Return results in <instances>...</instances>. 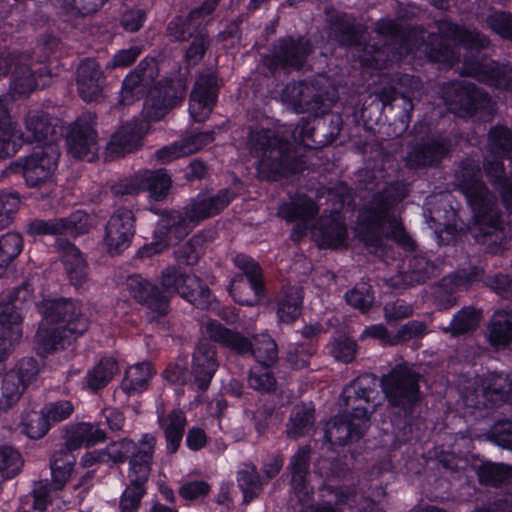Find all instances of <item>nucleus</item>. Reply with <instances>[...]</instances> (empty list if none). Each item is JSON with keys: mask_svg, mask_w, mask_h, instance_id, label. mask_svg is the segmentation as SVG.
<instances>
[{"mask_svg": "<svg viewBox=\"0 0 512 512\" xmlns=\"http://www.w3.org/2000/svg\"><path fill=\"white\" fill-rule=\"evenodd\" d=\"M56 249L70 282L76 287L82 286L87 281L88 265L80 250L64 239L57 240Z\"/></svg>", "mask_w": 512, "mask_h": 512, "instance_id": "obj_32", "label": "nucleus"}, {"mask_svg": "<svg viewBox=\"0 0 512 512\" xmlns=\"http://www.w3.org/2000/svg\"><path fill=\"white\" fill-rule=\"evenodd\" d=\"M456 181L474 212L473 238L484 247L486 254L503 255L510 249L512 234L502 219L495 195L481 181L480 168L472 160L463 162L456 173Z\"/></svg>", "mask_w": 512, "mask_h": 512, "instance_id": "obj_1", "label": "nucleus"}, {"mask_svg": "<svg viewBox=\"0 0 512 512\" xmlns=\"http://www.w3.org/2000/svg\"><path fill=\"white\" fill-rule=\"evenodd\" d=\"M238 482L245 502H250L262 491V483L255 466H245L238 474Z\"/></svg>", "mask_w": 512, "mask_h": 512, "instance_id": "obj_56", "label": "nucleus"}, {"mask_svg": "<svg viewBox=\"0 0 512 512\" xmlns=\"http://www.w3.org/2000/svg\"><path fill=\"white\" fill-rule=\"evenodd\" d=\"M420 374L406 363L396 365L381 377L380 384L389 404L409 411L420 399Z\"/></svg>", "mask_w": 512, "mask_h": 512, "instance_id": "obj_9", "label": "nucleus"}, {"mask_svg": "<svg viewBox=\"0 0 512 512\" xmlns=\"http://www.w3.org/2000/svg\"><path fill=\"white\" fill-rule=\"evenodd\" d=\"M461 74L471 76L490 86L512 89V65H500L489 59L464 56Z\"/></svg>", "mask_w": 512, "mask_h": 512, "instance_id": "obj_18", "label": "nucleus"}, {"mask_svg": "<svg viewBox=\"0 0 512 512\" xmlns=\"http://www.w3.org/2000/svg\"><path fill=\"white\" fill-rule=\"evenodd\" d=\"M127 287L131 295L140 303L157 313L165 315L169 310V298L158 288L140 275H133L127 279Z\"/></svg>", "mask_w": 512, "mask_h": 512, "instance_id": "obj_28", "label": "nucleus"}, {"mask_svg": "<svg viewBox=\"0 0 512 512\" xmlns=\"http://www.w3.org/2000/svg\"><path fill=\"white\" fill-rule=\"evenodd\" d=\"M141 190H146L155 200L164 198L171 186V179L164 169L141 171L138 173Z\"/></svg>", "mask_w": 512, "mask_h": 512, "instance_id": "obj_45", "label": "nucleus"}, {"mask_svg": "<svg viewBox=\"0 0 512 512\" xmlns=\"http://www.w3.org/2000/svg\"><path fill=\"white\" fill-rule=\"evenodd\" d=\"M157 76V63L153 59L142 60L125 77L120 92V103L130 105L134 101L143 98L148 92L150 93L154 88Z\"/></svg>", "mask_w": 512, "mask_h": 512, "instance_id": "obj_21", "label": "nucleus"}, {"mask_svg": "<svg viewBox=\"0 0 512 512\" xmlns=\"http://www.w3.org/2000/svg\"><path fill=\"white\" fill-rule=\"evenodd\" d=\"M159 283L167 297L179 294L192 305L206 309L210 304V290L195 274L185 273L176 266L165 268L160 275Z\"/></svg>", "mask_w": 512, "mask_h": 512, "instance_id": "obj_11", "label": "nucleus"}, {"mask_svg": "<svg viewBox=\"0 0 512 512\" xmlns=\"http://www.w3.org/2000/svg\"><path fill=\"white\" fill-rule=\"evenodd\" d=\"M206 333L210 339L238 354H252L256 361L263 366L269 367L278 359L277 344L266 334L255 336L251 342L240 333L224 327L217 321H209L206 324Z\"/></svg>", "mask_w": 512, "mask_h": 512, "instance_id": "obj_7", "label": "nucleus"}, {"mask_svg": "<svg viewBox=\"0 0 512 512\" xmlns=\"http://www.w3.org/2000/svg\"><path fill=\"white\" fill-rule=\"evenodd\" d=\"M488 341L494 347L512 343V311L500 310L494 313L488 329Z\"/></svg>", "mask_w": 512, "mask_h": 512, "instance_id": "obj_44", "label": "nucleus"}, {"mask_svg": "<svg viewBox=\"0 0 512 512\" xmlns=\"http://www.w3.org/2000/svg\"><path fill=\"white\" fill-rule=\"evenodd\" d=\"M135 234V218L129 209H118L108 220L103 243L110 255L126 250Z\"/></svg>", "mask_w": 512, "mask_h": 512, "instance_id": "obj_19", "label": "nucleus"}, {"mask_svg": "<svg viewBox=\"0 0 512 512\" xmlns=\"http://www.w3.org/2000/svg\"><path fill=\"white\" fill-rule=\"evenodd\" d=\"M72 452V449L63 444L52 455L50 468L53 485L56 490H62L70 478L75 463V457Z\"/></svg>", "mask_w": 512, "mask_h": 512, "instance_id": "obj_41", "label": "nucleus"}, {"mask_svg": "<svg viewBox=\"0 0 512 512\" xmlns=\"http://www.w3.org/2000/svg\"><path fill=\"white\" fill-rule=\"evenodd\" d=\"M38 373L36 361L23 359L17 368L5 374L2 380L0 412H7L21 399L24 391Z\"/></svg>", "mask_w": 512, "mask_h": 512, "instance_id": "obj_17", "label": "nucleus"}, {"mask_svg": "<svg viewBox=\"0 0 512 512\" xmlns=\"http://www.w3.org/2000/svg\"><path fill=\"white\" fill-rule=\"evenodd\" d=\"M217 368L218 361L215 346L207 340L200 341L192 357L191 376L193 385L197 389L205 391L209 387Z\"/></svg>", "mask_w": 512, "mask_h": 512, "instance_id": "obj_25", "label": "nucleus"}, {"mask_svg": "<svg viewBox=\"0 0 512 512\" xmlns=\"http://www.w3.org/2000/svg\"><path fill=\"white\" fill-rule=\"evenodd\" d=\"M43 314L45 322L36 334L38 353L42 356L64 349L89 328V321L77 301H46Z\"/></svg>", "mask_w": 512, "mask_h": 512, "instance_id": "obj_3", "label": "nucleus"}, {"mask_svg": "<svg viewBox=\"0 0 512 512\" xmlns=\"http://www.w3.org/2000/svg\"><path fill=\"white\" fill-rule=\"evenodd\" d=\"M449 152L448 141L441 136H427L409 148L405 161L410 168L434 166Z\"/></svg>", "mask_w": 512, "mask_h": 512, "instance_id": "obj_24", "label": "nucleus"}, {"mask_svg": "<svg viewBox=\"0 0 512 512\" xmlns=\"http://www.w3.org/2000/svg\"><path fill=\"white\" fill-rule=\"evenodd\" d=\"M144 494L145 486L130 483L120 497V511L137 512Z\"/></svg>", "mask_w": 512, "mask_h": 512, "instance_id": "obj_63", "label": "nucleus"}, {"mask_svg": "<svg viewBox=\"0 0 512 512\" xmlns=\"http://www.w3.org/2000/svg\"><path fill=\"white\" fill-rule=\"evenodd\" d=\"M441 97L450 111L466 115H473L478 110L487 109L491 105L488 94L469 81L443 84Z\"/></svg>", "mask_w": 512, "mask_h": 512, "instance_id": "obj_14", "label": "nucleus"}, {"mask_svg": "<svg viewBox=\"0 0 512 512\" xmlns=\"http://www.w3.org/2000/svg\"><path fill=\"white\" fill-rule=\"evenodd\" d=\"M171 110L159 91L152 89L145 101L143 113L147 120L158 121Z\"/></svg>", "mask_w": 512, "mask_h": 512, "instance_id": "obj_59", "label": "nucleus"}, {"mask_svg": "<svg viewBox=\"0 0 512 512\" xmlns=\"http://www.w3.org/2000/svg\"><path fill=\"white\" fill-rule=\"evenodd\" d=\"M233 198L234 194L228 189H222L215 195L199 194L182 211L164 214L160 225L176 238H184L200 222L223 211Z\"/></svg>", "mask_w": 512, "mask_h": 512, "instance_id": "obj_5", "label": "nucleus"}, {"mask_svg": "<svg viewBox=\"0 0 512 512\" xmlns=\"http://www.w3.org/2000/svg\"><path fill=\"white\" fill-rule=\"evenodd\" d=\"M151 375L152 370L149 363H140L131 366L126 371L122 382V389L127 394L141 392L147 387Z\"/></svg>", "mask_w": 512, "mask_h": 512, "instance_id": "obj_50", "label": "nucleus"}, {"mask_svg": "<svg viewBox=\"0 0 512 512\" xmlns=\"http://www.w3.org/2000/svg\"><path fill=\"white\" fill-rule=\"evenodd\" d=\"M76 86L79 97L87 102H99L104 98L106 77L98 61L85 58L76 69Z\"/></svg>", "mask_w": 512, "mask_h": 512, "instance_id": "obj_23", "label": "nucleus"}, {"mask_svg": "<svg viewBox=\"0 0 512 512\" xmlns=\"http://www.w3.org/2000/svg\"><path fill=\"white\" fill-rule=\"evenodd\" d=\"M156 438L145 434L132 452L129 462L128 478L130 483L145 486L151 471Z\"/></svg>", "mask_w": 512, "mask_h": 512, "instance_id": "obj_29", "label": "nucleus"}, {"mask_svg": "<svg viewBox=\"0 0 512 512\" xmlns=\"http://www.w3.org/2000/svg\"><path fill=\"white\" fill-rule=\"evenodd\" d=\"M249 386L260 392H272L276 387V379L266 366L251 369L248 377Z\"/></svg>", "mask_w": 512, "mask_h": 512, "instance_id": "obj_61", "label": "nucleus"}, {"mask_svg": "<svg viewBox=\"0 0 512 512\" xmlns=\"http://www.w3.org/2000/svg\"><path fill=\"white\" fill-rule=\"evenodd\" d=\"M488 153L484 158V170L488 178L501 180L505 168L501 161L503 157H511L512 132L505 126H495L488 134Z\"/></svg>", "mask_w": 512, "mask_h": 512, "instance_id": "obj_22", "label": "nucleus"}, {"mask_svg": "<svg viewBox=\"0 0 512 512\" xmlns=\"http://www.w3.org/2000/svg\"><path fill=\"white\" fill-rule=\"evenodd\" d=\"M378 34L385 37L391 36L393 42L384 47L375 49L373 46L365 48L364 55H358L364 65L382 69L389 66L390 62L398 61L404 54L412 51L407 40L400 36V26L393 20H381L376 24Z\"/></svg>", "mask_w": 512, "mask_h": 512, "instance_id": "obj_12", "label": "nucleus"}, {"mask_svg": "<svg viewBox=\"0 0 512 512\" xmlns=\"http://www.w3.org/2000/svg\"><path fill=\"white\" fill-rule=\"evenodd\" d=\"M60 150L56 143L35 147L24 157V180L29 187H39L49 182L57 169Z\"/></svg>", "mask_w": 512, "mask_h": 512, "instance_id": "obj_16", "label": "nucleus"}, {"mask_svg": "<svg viewBox=\"0 0 512 512\" xmlns=\"http://www.w3.org/2000/svg\"><path fill=\"white\" fill-rule=\"evenodd\" d=\"M478 476L482 484L500 486L512 479V468L503 464L486 463L479 468Z\"/></svg>", "mask_w": 512, "mask_h": 512, "instance_id": "obj_52", "label": "nucleus"}, {"mask_svg": "<svg viewBox=\"0 0 512 512\" xmlns=\"http://www.w3.org/2000/svg\"><path fill=\"white\" fill-rule=\"evenodd\" d=\"M64 439V444L74 451L83 445L90 447L105 441L106 433L98 425L81 422L68 426L64 432Z\"/></svg>", "mask_w": 512, "mask_h": 512, "instance_id": "obj_36", "label": "nucleus"}, {"mask_svg": "<svg viewBox=\"0 0 512 512\" xmlns=\"http://www.w3.org/2000/svg\"><path fill=\"white\" fill-rule=\"evenodd\" d=\"M22 249L23 238L19 233L7 232L0 237V277Z\"/></svg>", "mask_w": 512, "mask_h": 512, "instance_id": "obj_51", "label": "nucleus"}, {"mask_svg": "<svg viewBox=\"0 0 512 512\" xmlns=\"http://www.w3.org/2000/svg\"><path fill=\"white\" fill-rule=\"evenodd\" d=\"M17 132V123L10 115L8 97L0 96V159L12 157L18 152V145L14 141Z\"/></svg>", "mask_w": 512, "mask_h": 512, "instance_id": "obj_37", "label": "nucleus"}, {"mask_svg": "<svg viewBox=\"0 0 512 512\" xmlns=\"http://www.w3.org/2000/svg\"><path fill=\"white\" fill-rule=\"evenodd\" d=\"M96 126L97 115L90 111L83 112L70 124L66 141L71 156L87 161L96 158L99 151Z\"/></svg>", "mask_w": 512, "mask_h": 512, "instance_id": "obj_13", "label": "nucleus"}, {"mask_svg": "<svg viewBox=\"0 0 512 512\" xmlns=\"http://www.w3.org/2000/svg\"><path fill=\"white\" fill-rule=\"evenodd\" d=\"M314 425V409L305 404L297 405L291 413L289 423L287 424L286 434L288 438L297 440L309 435L314 429Z\"/></svg>", "mask_w": 512, "mask_h": 512, "instance_id": "obj_43", "label": "nucleus"}, {"mask_svg": "<svg viewBox=\"0 0 512 512\" xmlns=\"http://www.w3.org/2000/svg\"><path fill=\"white\" fill-rule=\"evenodd\" d=\"M367 430L345 414L333 417L326 425L325 438L333 445H346L358 440Z\"/></svg>", "mask_w": 512, "mask_h": 512, "instance_id": "obj_34", "label": "nucleus"}, {"mask_svg": "<svg viewBox=\"0 0 512 512\" xmlns=\"http://www.w3.org/2000/svg\"><path fill=\"white\" fill-rule=\"evenodd\" d=\"M230 293L235 301L242 305H254L259 302L262 291L256 293L242 276L235 277L230 284Z\"/></svg>", "mask_w": 512, "mask_h": 512, "instance_id": "obj_60", "label": "nucleus"}, {"mask_svg": "<svg viewBox=\"0 0 512 512\" xmlns=\"http://www.w3.org/2000/svg\"><path fill=\"white\" fill-rule=\"evenodd\" d=\"M15 68L9 87L8 104L11 100L31 94L37 87L36 73L16 56Z\"/></svg>", "mask_w": 512, "mask_h": 512, "instance_id": "obj_38", "label": "nucleus"}, {"mask_svg": "<svg viewBox=\"0 0 512 512\" xmlns=\"http://www.w3.org/2000/svg\"><path fill=\"white\" fill-rule=\"evenodd\" d=\"M248 147L258 158V172L266 180L273 181L302 168L291 143L271 130L251 131Z\"/></svg>", "mask_w": 512, "mask_h": 512, "instance_id": "obj_4", "label": "nucleus"}, {"mask_svg": "<svg viewBox=\"0 0 512 512\" xmlns=\"http://www.w3.org/2000/svg\"><path fill=\"white\" fill-rule=\"evenodd\" d=\"M118 372L117 362L112 358H103L88 372L86 385L92 391L104 388Z\"/></svg>", "mask_w": 512, "mask_h": 512, "instance_id": "obj_49", "label": "nucleus"}, {"mask_svg": "<svg viewBox=\"0 0 512 512\" xmlns=\"http://www.w3.org/2000/svg\"><path fill=\"white\" fill-rule=\"evenodd\" d=\"M440 273V267L424 255H415L409 260L408 270L402 275L404 286L426 282Z\"/></svg>", "mask_w": 512, "mask_h": 512, "instance_id": "obj_40", "label": "nucleus"}, {"mask_svg": "<svg viewBox=\"0 0 512 512\" xmlns=\"http://www.w3.org/2000/svg\"><path fill=\"white\" fill-rule=\"evenodd\" d=\"M487 26L502 37L512 40V14L496 11L486 19Z\"/></svg>", "mask_w": 512, "mask_h": 512, "instance_id": "obj_64", "label": "nucleus"}, {"mask_svg": "<svg viewBox=\"0 0 512 512\" xmlns=\"http://www.w3.org/2000/svg\"><path fill=\"white\" fill-rule=\"evenodd\" d=\"M22 317L15 303L0 304V360L21 337Z\"/></svg>", "mask_w": 512, "mask_h": 512, "instance_id": "obj_33", "label": "nucleus"}, {"mask_svg": "<svg viewBox=\"0 0 512 512\" xmlns=\"http://www.w3.org/2000/svg\"><path fill=\"white\" fill-rule=\"evenodd\" d=\"M144 131L137 123L121 126L112 136L106 147V158L113 160L134 152L142 145Z\"/></svg>", "mask_w": 512, "mask_h": 512, "instance_id": "obj_31", "label": "nucleus"}, {"mask_svg": "<svg viewBox=\"0 0 512 512\" xmlns=\"http://www.w3.org/2000/svg\"><path fill=\"white\" fill-rule=\"evenodd\" d=\"M378 379L374 374L366 373L357 377L342 392L343 414L347 415L358 425L368 429L370 415L374 413V403Z\"/></svg>", "mask_w": 512, "mask_h": 512, "instance_id": "obj_10", "label": "nucleus"}, {"mask_svg": "<svg viewBox=\"0 0 512 512\" xmlns=\"http://www.w3.org/2000/svg\"><path fill=\"white\" fill-rule=\"evenodd\" d=\"M217 78L212 72L198 75L190 94L189 113L195 122L206 121L217 102L218 97Z\"/></svg>", "mask_w": 512, "mask_h": 512, "instance_id": "obj_20", "label": "nucleus"}, {"mask_svg": "<svg viewBox=\"0 0 512 512\" xmlns=\"http://www.w3.org/2000/svg\"><path fill=\"white\" fill-rule=\"evenodd\" d=\"M235 265L242 270L250 285L251 290L256 293L262 291L261 269L259 265L250 257L245 255H237L234 258Z\"/></svg>", "mask_w": 512, "mask_h": 512, "instance_id": "obj_58", "label": "nucleus"}, {"mask_svg": "<svg viewBox=\"0 0 512 512\" xmlns=\"http://www.w3.org/2000/svg\"><path fill=\"white\" fill-rule=\"evenodd\" d=\"M216 7L213 3H204L202 7L192 10L185 18L173 19L167 27V34L171 41H187L204 29V17L209 15Z\"/></svg>", "mask_w": 512, "mask_h": 512, "instance_id": "obj_27", "label": "nucleus"}, {"mask_svg": "<svg viewBox=\"0 0 512 512\" xmlns=\"http://www.w3.org/2000/svg\"><path fill=\"white\" fill-rule=\"evenodd\" d=\"M326 91L319 81L288 83L281 93V100L297 113L324 112Z\"/></svg>", "mask_w": 512, "mask_h": 512, "instance_id": "obj_15", "label": "nucleus"}, {"mask_svg": "<svg viewBox=\"0 0 512 512\" xmlns=\"http://www.w3.org/2000/svg\"><path fill=\"white\" fill-rule=\"evenodd\" d=\"M22 432L29 438L39 439L48 432L50 428L49 419H47L44 411H30L23 416Z\"/></svg>", "mask_w": 512, "mask_h": 512, "instance_id": "obj_55", "label": "nucleus"}, {"mask_svg": "<svg viewBox=\"0 0 512 512\" xmlns=\"http://www.w3.org/2000/svg\"><path fill=\"white\" fill-rule=\"evenodd\" d=\"M408 195L404 183L393 182L375 194L369 205L360 213L362 239L367 246L378 247L382 241V229L401 246L412 249L413 240L404 230L401 219L394 208Z\"/></svg>", "mask_w": 512, "mask_h": 512, "instance_id": "obj_2", "label": "nucleus"}, {"mask_svg": "<svg viewBox=\"0 0 512 512\" xmlns=\"http://www.w3.org/2000/svg\"><path fill=\"white\" fill-rule=\"evenodd\" d=\"M316 203L305 195L292 198L289 202L283 203L278 209V215L289 221H300L305 224L318 214Z\"/></svg>", "mask_w": 512, "mask_h": 512, "instance_id": "obj_39", "label": "nucleus"}, {"mask_svg": "<svg viewBox=\"0 0 512 512\" xmlns=\"http://www.w3.org/2000/svg\"><path fill=\"white\" fill-rule=\"evenodd\" d=\"M492 404L512 403V378L505 374H491L483 382Z\"/></svg>", "mask_w": 512, "mask_h": 512, "instance_id": "obj_47", "label": "nucleus"}, {"mask_svg": "<svg viewBox=\"0 0 512 512\" xmlns=\"http://www.w3.org/2000/svg\"><path fill=\"white\" fill-rule=\"evenodd\" d=\"M62 222V234L78 236L88 233L92 226L89 214L82 210L71 213L68 217L60 218Z\"/></svg>", "mask_w": 512, "mask_h": 512, "instance_id": "obj_57", "label": "nucleus"}, {"mask_svg": "<svg viewBox=\"0 0 512 512\" xmlns=\"http://www.w3.org/2000/svg\"><path fill=\"white\" fill-rule=\"evenodd\" d=\"M302 295L297 287L288 288L277 304V315L284 323L294 322L301 314Z\"/></svg>", "mask_w": 512, "mask_h": 512, "instance_id": "obj_48", "label": "nucleus"}, {"mask_svg": "<svg viewBox=\"0 0 512 512\" xmlns=\"http://www.w3.org/2000/svg\"><path fill=\"white\" fill-rule=\"evenodd\" d=\"M215 130L203 132H187L181 139L177 140L184 157L197 153L215 139Z\"/></svg>", "mask_w": 512, "mask_h": 512, "instance_id": "obj_54", "label": "nucleus"}, {"mask_svg": "<svg viewBox=\"0 0 512 512\" xmlns=\"http://www.w3.org/2000/svg\"><path fill=\"white\" fill-rule=\"evenodd\" d=\"M483 274L484 271L476 266L457 270L439 281L438 293L453 294L478 282Z\"/></svg>", "mask_w": 512, "mask_h": 512, "instance_id": "obj_42", "label": "nucleus"}, {"mask_svg": "<svg viewBox=\"0 0 512 512\" xmlns=\"http://www.w3.org/2000/svg\"><path fill=\"white\" fill-rule=\"evenodd\" d=\"M313 237L320 247L337 248L347 239L345 223L338 212L322 215L312 230Z\"/></svg>", "mask_w": 512, "mask_h": 512, "instance_id": "obj_30", "label": "nucleus"}, {"mask_svg": "<svg viewBox=\"0 0 512 512\" xmlns=\"http://www.w3.org/2000/svg\"><path fill=\"white\" fill-rule=\"evenodd\" d=\"M439 31L441 35L432 33L429 36V42L424 44V52L431 61L449 66L459 62V52L448 43L450 39L459 42L470 53L485 49L490 44L488 38L481 33L461 29L450 22L440 23Z\"/></svg>", "mask_w": 512, "mask_h": 512, "instance_id": "obj_6", "label": "nucleus"}, {"mask_svg": "<svg viewBox=\"0 0 512 512\" xmlns=\"http://www.w3.org/2000/svg\"><path fill=\"white\" fill-rule=\"evenodd\" d=\"M153 89L159 91L162 99L173 109L184 100L187 86L183 79L177 78L161 81Z\"/></svg>", "mask_w": 512, "mask_h": 512, "instance_id": "obj_53", "label": "nucleus"}, {"mask_svg": "<svg viewBox=\"0 0 512 512\" xmlns=\"http://www.w3.org/2000/svg\"><path fill=\"white\" fill-rule=\"evenodd\" d=\"M23 466V460L18 451L9 446L0 447V471L7 478L17 475Z\"/></svg>", "mask_w": 512, "mask_h": 512, "instance_id": "obj_62", "label": "nucleus"}, {"mask_svg": "<svg viewBox=\"0 0 512 512\" xmlns=\"http://www.w3.org/2000/svg\"><path fill=\"white\" fill-rule=\"evenodd\" d=\"M56 122L42 110H30L24 119L25 133L19 137L27 142L55 143L60 135Z\"/></svg>", "mask_w": 512, "mask_h": 512, "instance_id": "obj_26", "label": "nucleus"}, {"mask_svg": "<svg viewBox=\"0 0 512 512\" xmlns=\"http://www.w3.org/2000/svg\"><path fill=\"white\" fill-rule=\"evenodd\" d=\"M312 53L313 46L309 39L286 36L278 39L270 53L261 57V64L272 74L277 71L290 73L301 70Z\"/></svg>", "mask_w": 512, "mask_h": 512, "instance_id": "obj_8", "label": "nucleus"}, {"mask_svg": "<svg viewBox=\"0 0 512 512\" xmlns=\"http://www.w3.org/2000/svg\"><path fill=\"white\" fill-rule=\"evenodd\" d=\"M158 421L164 432L166 448L169 454L178 451L186 426V416L180 409H173L166 416L163 415V409H158Z\"/></svg>", "mask_w": 512, "mask_h": 512, "instance_id": "obj_35", "label": "nucleus"}, {"mask_svg": "<svg viewBox=\"0 0 512 512\" xmlns=\"http://www.w3.org/2000/svg\"><path fill=\"white\" fill-rule=\"evenodd\" d=\"M481 319V310L473 307H464L454 315L450 325L444 327L443 331L450 333L454 337L467 334L476 330Z\"/></svg>", "mask_w": 512, "mask_h": 512, "instance_id": "obj_46", "label": "nucleus"}]
</instances>
